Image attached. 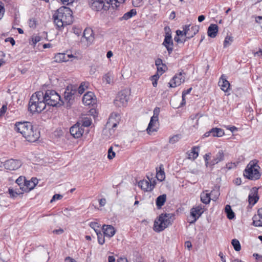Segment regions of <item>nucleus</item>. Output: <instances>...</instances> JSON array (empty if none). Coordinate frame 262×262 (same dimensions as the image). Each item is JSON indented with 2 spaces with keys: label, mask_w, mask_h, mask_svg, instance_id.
I'll use <instances>...</instances> for the list:
<instances>
[{
  "label": "nucleus",
  "mask_w": 262,
  "mask_h": 262,
  "mask_svg": "<svg viewBox=\"0 0 262 262\" xmlns=\"http://www.w3.org/2000/svg\"><path fill=\"white\" fill-rule=\"evenodd\" d=\"M249 202L250 204L254 205L258 200V196L257 195V192L254 191L249 195Z\"/></svg>",
  "instance_id": "obj_33"
},
{
  "label": "nucleus",
  "mask_w": 262,
  "mask_h": 262,
  "mask_svg": "<svg viewBox=\"0 0 262 262\" xmlns=\"http://www.w3.org/2000/svg\"><path fill=\"white\" fill-rule=\"evenodd\" d=\"M115 156V152L113 151V147H111L108 150L107 158L109 159H113Z\"/></svg>",
  "instance_id": "obj_47"
},
{
  "label": "nucleus",
  "mask_w": 262,
  "mask_h": 262,
  "mask_svg": "<svg viewBox=\"0 0 262 262\" xmlns=\"http://www.w3.org/2000/svg\"><path fill=\"white\" fill-rule=\"evenodd\" d=\"M218 30L219 27L217 25L211 24L208 28V35L211 38H214L217 35Z\"/></svg>",
  "instance_id": "obj_25"
},
{
  "label": "nucleus",
  "mask_w": 262,
  "mask_h": 262,
  "mask_svg": "<svg viewBox=\"0 0 262 262\" xmlns=\"http://www.w3.org/2000/svg\"><path fill=\"white\" fill-rule=\"evenodd\" d=\"M41 38V37L39 36H33L32 37V45L35 46L38 42L40 41Z\"/></svg>",
  "instance_id": "obj_44"
},
{
  "label": "nucleus",
  "mask_w": 262,
  "mask_h": 262,
  "mask_svg": "<svg viewBox=\"0 0 262 262\" xmlns=\"http://www.w3.org/2000/svg\"><path fill=\"white\" fill-rule=\"evenodd\" d=\"M210 153L205 154L204 157V160H205V165H206V167H208V166H211L210 165V162H209V160L210 159Z\"/></svg>",
  "instance_id": "obj_46"
},
{
  "label": "nucleus",
  "mask_w": 262,
  "mask_h": 262,
  "mask_svg": "<svg viewBox=\"0 0 262 262\" xmlns=\"http://www.w3.org/2000/svg\"><path fill=\"white\" fill-rule=\"evenodd\" d=\"M155 184V181L152 183L151 181L148 179V180H143L139 181L138 186L144 191H150L154 188Z\"/></svg>",
  "instance_id": "obj_17"
},
{
  "label": "nucleus",
  "mask_w": 262,
  "mask_h": 262,
  "mask_svg": "<svg viewBox=\"0 0 262 262\" xmlns=\"http://www.w3.org/2000/svg\"><path fill=\"white\" fill-rule=\"evenodd\" d=\"M203 208L201 206H198L195 207H193L190 211L191 216L193 218V220L189 221L190 224H193L196 222L198 219L202 215L203 213Z\"/></svg>",
  "instance_id": "obj_18"
},
{
  "label": "nucleus",
  "mask_w": 262,
  "mask_h": 262,
  "mask_svg": "<svg viewBox=\"0 0 262 262\" xmlns=\"http://www.w3.org/2000/svg\"><path fill=\"white\" fill-rule=\"evenodd\" d=\"M219 85L220 86L221 90L225 92H228L230 88V83L226 79L224 75H222L220 78L219 81Z\"/></svg>",
  "instance_id": "obj_23"
},
{
  "label": "nucleus",
  "mask_w": 262,
  "mask_h": 262,
  "mask_svg": "<svg viewBox=\"0 0 262 262\" xmlns=\"http://www.w3.org/2000/svg\"><path fill=\"white\" fill-rule=\"evenodd\" d=\"M166 200V195L164 194L159 195L156 199V205L158 208H160L165 203Z\"/></svg>",
  "instance_id": "obj_32"
},
{
  "label": "nucleus",
  "mask_w": 262,
  "mask_h": 262,
  "mask_svg": "<svg viewBox=\"0 0 262 262\" xmlns=\"http://www.w3.org/2000/svg\"><path fill=\"white\" fill-rule=\"evenodd\" d=\"M76 89H73L72 86H68L64 94V101L66 102L67 107H70L71 106V103L70 101L73 99V96L76 93Z\"/></svg>",
  "instance_id": "obj_15"
},
{
  "label": "nucleus",
  "mask_w": 262,
  "mask_h": 262,
  "mask_svg": "<svg viewBox=\"0 0 262 262\" xmlns=\"http://www.w3.org/2000/svg\"><path fill=\"white\" fill-rule=\"evenodd\" d=\"M103 81H105L106 84H111L112 82V79L111 76L108 74H105L103 77Z\"/></svg>",
  "instance_id": "obj_43"
},
{
  "label": "nucleus",
  "mask_w": 262,
  "mask_h": 262,
  "mask_svg": "<svg viewBox=\"0 0 262 262\" xmlns=\"http://www.w3.org/2000/svg\"><path fill=\"white\" fill-rule=\"evenodd\" d=\"M219 255L221 257V260L223 262H226L225 256L224 255L222 252H220Z\"/></svg>",
  "instance_id": "obj_64"
},
{
  "label": "nucleus",
  "mask_w": 262,
  "mask_h": 262,
  "mask_svg": "<svg viewBox=\"0 0 262 262\" xmlns=\"http://www.w3.org/2000/svg\"><path fill=\"white\" fill-rule=\"evenodd\" d=\"M136 14V10L135 9H132L129 11L124 13L122 17H119L118 19L120 21L123 20H127Z\"/></svg>",
  "instance_id": "obj_26"
},
{
  "label": "nucleus",
  "mask_w": 262,
  "mask_h": 262,
  "mask_svg": "<svg viewBox=\"0 0 262 262\" xmlns=\"http://www.w3.org/2000/svg\"><path fill=\"white\" fill-rule=\"evenodd\" d=\"M97 235L98 242L99 244L103 245L105 242L104 234L101 233V231L96 233Z\"/></svg>",
  "instance_id": "obj_39"
},
{
  "label": "nucleus",
  "mask_w": 262,
  "mask_h": 262,
  "mask_svg": "<svg viewBox=\"0 0 262 262\" xmlns=\"http://www.w3.org/2000/svg\"><path fill=\"white\" fill-rule=\"evenodd\" d=\"M62 3L64 4V5H68L70 4H72L73 3V2L74 1V0H60Z\"/></svg>",
  "instance_id": "obj_57"
},
{
  "label": "nucleus",
  "mask_w": 262,
  "mask_h": 262,
  "mask_svg": "<svg viewBox=\"0 0 262 262\" xmlns=\"http://www.w3.org/2000/svg\"><path fill=\"white\" fill-rule=\"evenodd\" d=\"M160 113V108L159 107H156L154 110V115L156 116V118L158 119V116Z\"/></svg>",
  "instance_id": "obj_55"
},
{
  "label": "nucleus",
  "mask_w": 262,
  "mask_h": 262,
  "mask_svg": "<svg viewBox=\"0 0 262 262\" xmlns=\"http://www.w3.org/2000/svg\"><path fill=\"white\" fill-rule=\"evenodd\" d=\"M174 219L173 213H162L154 222V230L156 232H161L171 225Z\"/></svg>",
  "instance_id": "obj_4"
},
{
  "label": "nucleus",
  "mask_w": 262,
  "mask_h": 262,
  "mask_svg": "<svg viewBox=\"0 0 262 262\" xmlns=\"http://www.w3.org/2000/svg\"><path fill=\"white\" fill-rule=\"evenodd\" d=\"M158 119L156 118V116H153L151 117L150 122L146 129L148 134H150L152 132L157 131V129L158 128Z\"/></svg>",
  "instance_id": "obj_22"
},
{
  "label": "nucleus",
  "mask_w": 262,
  "mask_h": 262,
  "mask_svg": "<svg viewBox=\"0 0 262 262\" xmlns=\"http://www.w3.org/2000/svg\"><path fill=\"white\" fill-rule=\"evenodd\" d=\"M185 73L183 71H181L179 73L176 74L168 83L169 87L175 88L180 85L181 83L185 81Z\"/></svg>",
  "instance_id": "obj_11"
},
{
  "label": "nucleus",
  "mask_w": 262,
  "mask_h": 262,
  "mask_svg": "<svg viewBox=\"0 0 262 262\" xmlns=\"http://www.w3.org/2000/svg\"><path fill=\"white\" fill-rule=\"evenodd\" d=\"M181 136L180 135H174L169 138V143L170 144H174V143H177V142H178L179 141V140L181 139Z\"/></svg>",
  "instance_id": "obj_38"
},
{
  "label": "nucleus",
  "mask_w": 262,
  "mask_h": 262,
  "mask_svg": "<svg viewBox=\"0 0 262 262\" xmlns=\"http://www.w3.org/2000/svg\"><path fill=\"white\" fill-rule=\"evenodd\" d=\"M253 225L256 227H262V218L255 215L253 217Z\"/></svg>",
  "instance_id": "obj_36"
},
{
  "label": "nucleus",
  "mask_w": 262,
  "mask_h": 262,
  "mask_svg": "<svg viewBox=\"0 0 262 262\" xmlns=\"http://www.w3.org/2000/svg\"><path fill=\"white\" fill-rule=\"evenodd\" d=\"M14 130L20 133L27 141L30 142L36 141L40 137V133L37 128L29 122H16Z\"/></svg>",
  "instance_id": "obj_1"
},
{
  "label": "nucleus",
  "mask_w": 262,
  "mask_h": 262,
  "mask_svg": "<svg viewBox=\"0 0 262 262\" xmlns=\"http://www.w3.org/2000/svg\"><path fill=\"white\" fill-rule=\"evenodd\" d=\"M92 34L93 31L92 30L85 29L83 33V36L86 39L88 42H91L94 39Z\"/></svg>",
  "instance_id": "obj_30"
},
{
  "label": "nucleus",
  "mask_w": 262,
  "mask_h": 262,
  "mask_svg": "<svg viewBox=\"0 0 262 262\" xmlns=\"http://www.w3.org/2000/svg\"><path fill=\"white\" fill-rule=\"evenodd\" d=\"M90 226L95 230L96 233L100 231V230H99V225L97 222H91L90 223Z\"/></svg>",
  "instance_id": "obj_42"
},
{
  "label": "nucleus",
  "mask_w": 262,
  "mask_h": 262,
  "mask_svg": "<svg viewBox=\"0 0 262 262\" xmlns=\"http://www.w3.org/2000/svg\"><path fill=\"white\" fill-rule=\"evenodd\" d=\"M44 100L47 105L56 106L58 104L64 103L61 100V97L59 94L54 90H48L45 93H43Z\"/></svg>",
  "instance_id": "obj_5"
},
{
  "label": "nucleus",
  "mask_w": 262,
  "mask_h": 262,
  "mask_svg": "<svg viewBox=\"0 0 262 262\" xmlns=\"http://www.w3.org/2000/svg\"><path fill=\"white\" fill-rule=\"evenodd\" d=\"M102 230L104 235L108 237L113 236L116 232L115 228L111 225H103Z\"/></svg>",
  "instance_id": "obj_24"
},
{
  "label": "nucleus",
  "mask_w": 262,
  "mask_h": 262,
  "mask_svg": "<svg viewBox=\"0 0 262 262\" xmlns=\"http://www.w3.org/2000/svg\"><path fill=\"white\" fill-rule=\"evenodd\" d=\"M226 155L227 154L225 150L222 149L219 150L213 157L212 160L210 162V165L214 166L219 162L223 161Z\"/></svg>",
  "instance_id": "obj_19"
},
{
  "label": "nucleus",
  "mask_w": 262,
  "mask_h": 262,
  "mask_svg": "<svg viewBox=\"0 0 262 262\" xmlns=\"http://www.w3.org/2000/svg\"><path fill=\"white\" fill-rule=\"evenodd\" d=\"M199 147L194 146L192 148L191 151L188 152V158L189 159L194 160L197 158L199 156Z\"/></svg>",
  "instance_id": "obj_28"
},
{
  "label": "nucleus",
  "mask_w": 262,
  "mask_h": 262,
  "mask_svg": "<svg viewBox=\"0 0 262 262\" xmlns=\"http://www.w3.org/2000/svg\"><path fill=\"white\" fill-rule=\"evenodd\" d=\"M231 244L234 247V250L236 251H239L241 249V244L236 239H233L232 240Z\"/></svg>",
  "instance_id": "obj_37"
},
{
  "label": "nucleus",
  "mask_w": 262,
  "mask_h": 262,
  "mask_svg": "<svg viewBox=\"0 0 262 262\" xmlns=\"http://www.w3.org/2000/svg\"><path fill=\"white\" fill-rule=\"evenodd\" d=\"M164 29L166 33L163 45L166 47L169 54H170L173 50V41L169 28L165 27Z\"/></svg>",
  "instance_id": "obj_12"
},
{
  "label": "nucleus",
  "mask_w": 262,
  "mask_h": 262,
  "mask_svg": "<svg viewBox=\"0 0 262 262\" xmlns=\"http://www.w3.org/2000/svg\"><path fill=\"white\" fill-rule=\"evenodd\" d=\"M167 67L164 64L163 66H159L157 67V71L159 73H160V75H162L164 72L167 70Z\"/></svg>",
  "instance_id": "obj_48"
},
{
  "label": "nucleus",
  "mask_w": 262,
  "mask_h": 262,
  "mask_svg": "<svg viewBox=\"0 0 262 262\" xmlns=\"http://www.w3.org/2000/svg\"><path fill=\"white\" fill-rule=\"evenodd\" d=\"M130 92L127 89H124L119 92L114 100L116 106H125L129 98Z\"/></svg>",
  "instance_id": "obj_8"
},
{
  "label": "nucleus",
  "mask_w": 262,
  "mask_h": 262,
  "mask_svg": "<svg viewBox=\"0 0 262 262\" xmlns=\"http://www.w3.org/2000/svg\"><path fill=\"white\" fill-rule=\"evenodd\" d=\"M190 27V25L184 26V34L187 39L193 37L199 32L200 28L199 26H192L191 28Z\"/></svg>",
  "instance_id": "obj_13"
},
{
  "label": "nucleus",
  "mask_w": 262,
  "mask_h": 262,
  "mask_svg": "<svg viewBox=\"0 0 262 262\" xmlns=\"http://www.w3.org/2000/svg\"><path fill=\"white\" fill-rule=\"evenodd\" d=\"M54 22L58 29L71 24L73 21L72 11L67 7L59 8L53 16Z\"/></svg>",
  "instance_id": "obj_2"
},
{
  "label": "nucleus",
  "mask_w": 262,
  "mask_h": 262,
  "mask_svg": "<svg viewBox=\"0 0 262 262\" xmlns=\"http://www.w3.org/2000/svg\"><path fill=\"white\" fill-rule=\"evenodd\" d=\"M211 136L212 137H222L225 134L223 129L217 127H214L211 129Z\"/></svg>",
  "instance_id": "obj_29"
},
{
  "label": "nucleus",
  "mask_w": 262,
  "mask_h": 262,
  "mask_svg": "<svg viewBox=\"0 0 262 262\" xmlns=\"http://www.w3.org/2000/svg\"><path fill=\"white\" fill-rule=\"evenodd\" d=\"M159 78V76L158 74H155L151 76V80L152 81H158Z\"/></svg>",
  "instance_id": "obj_63"
},
{
  "label": "nucleus",
  "mask_w": 262,
  "mask_h": 262,
  "mask_svg": "<svg viewBox=\"0 0 262 262\" xmlns=\"http://www.w3.org/2000/svg\"><path fill=\"white\" fill-rule=\"evenodd\" d=\"M82 102L85 105H93L96 103V98L94 94L92 92H88L84 95Z\"/></svg>",
  "instance_id": "obj_20"
},
{
  "label": "nucleus",
  "mask_w": 262,
  "mask_h": 262,
  "mask_svg": "<svg viewBox=\"0 0 262 262\" xmlns=\"http://www.w3.org/2000/svg\"><path fill=\"white\" fill-rule=\"evenodd\" d=\"M91 123V121L89 119L85 118L83 121L82 124H81V125H82V127L83 128V127H88L90 126Z\"/></svg>",
  "instance_id": "obj_49"
},
{
  "label": "nucleus",
  "mask_w": 262,
  "mask_h": 262,
  "mask_svg": "<svg viewBox=\"0 0 262 262\" xmlns=\"http://www.w3.org/2000/svg\"><path fill=\"white\" fill-rule=\"evenodd\" d=\"M71 135L75 138H79L83 134V128L80 123H76L70 128V130Z\"/></svg>",
  "instance_id": "obj_16"
},
{
  "label": "nucleus",
  "mask_w": 262,
  "mask_h": 262,
  "mask_svg": "<svg viewBox=\"0 0 262 262\" xmlns=\"http://www.w3.org/2000/svg\"><path fill=\"white\" fill-rule=\"evenodd\" d=\"M191 90H192V88H190L187 89V90L184 91L182 93V96L185 97V96L186 95H187L190 93Z\"/></svg>",
  "instance_id": "obj_60"
},
{
  "label": "nucleus",
  "mask_w": 262,
  "mask_h": 262,
  "mask_svg": "<svg viewBox=\"0 0 262 262\" xmlns=\"http://www.w3.org/2000/svg\"><path fill=\"white\" fill-rule=\"evenodd\" d=\"M28 24L29 27L32 28H35L36 26V21L35 18L30 19Z\"/></svg>",
  "instance_id": "obj_50"
},
{
  "label": "nucleus",
  "mask_w": 262,
  "mask_h": 262,
  "mask_svg": "<svg viewBox=\"0 0 262 262\" xmlns=\"http://www.w3.org/2000/svg\"><path fill=\"white\" fill-rule=\"evenodd\" d=\"M46 106L43 92L38 91L32 95L29 102V110L32 113H40L46 109Z\"/></svg>",
  "instance_id": "obj_3"
},
{
  "label": "nucleus",
  "mask_w": 262,
  "mask_h": 262,
  "mask_svg": "<svg viewBox=\"0 0 262 262\" xmlns=\"http://www.w3.org/2000/svg\"><path fill=\"white\" fill-rule=\"evenodd\" d=\"M174 39V40L178 43H179V42L183 43L184 42H185L186 41V39H185L184 40L181 39L178 36H175Z\"/></svg>",
  "instance_id": "obj_59"
},
{
  "label": "nucleus",
  "mask_w": 262,
  "mask_h": 262,
  "mask_svg": "<svg viewBox=\"0 0 262 262\" xmlns=\"http://www.w3.org/2000/svg\"><path fill=\"white\" fill-rule=\"evenodd\" d=\"M106 204V200L105 199H101L99 200V205L101 206H104Z\"/></svg>",
  "instance_id": "obj_62"
},
{
  "label": "nucleus",
  "mask_w": 262,
  "mask_h": 262,
  "mask_svg": "<svg viewBox=\"0 0 262 262\" xmlns=\"http://www.w3.org/2000/svg\"><path fill=\"white\" fill-rule=\"evenodd\" d=\"M232 40L233 39L231 36H227L224 41V47L226 48L229 45H230Z\"/></svg>",
  "instance_id": "obj_41"
},
{
  "label": "nucleus",
  "mask_w": 262,
  "mask_h": 262,
  "mask_svg": "<svg viewBox=\"0 0 262 262\" xmlns=\"http://www.w3.org/2000/svg\"><path fill=\"white\" fill-rule=\"evenodd\" d=\"M227 129L230 130L232 133L236 131L237 130V127H236L235 126H227Z\"/></svg>",
  "instance_id": "obj_58"
},
{
  "label": "nucleus",
  "mask_w": 262,
  "mask_h": 262,
  "mask_svg": "<svg viewBox=\"0 0 262 262\" xmlns=\"http://www.w3.org/2000/svg\"><path fill=\"white\" fill-rule=\"evenodd\" d=\"M5 12V9L2 2H0V20L4 16Z\"/></svg>",
  "instance_id": "obj_53"
},
{
  "label": "nucleus",
  "mask_w": 262,
  "mask_h": 262,
  "mask_svg": "<svg viewBox=\"0 0 262 262\" xmlns=\"http://www.w3.org/2000/svg\"><path fill=\"white\" fill-rule=\"evenodd\" d=\"M225 211L227 213V217L229 219H232L234 217V213L231 209V206L229 205H227L225 208Z\"/></svg>",
  "instance_id": "obj_35"
},
{
  "label": "nucleus",
  "mask_w": 262,
  "mask_h": 262,
  "mask_svg": "<svg viewBox=\"0 0 262 262\" xmlns=\"http://www.w3.org/2000/svg\"><path fill=\"white\" fill-rule=\"evenodd\" d=\"M113 0H89V5L91 8L96 11L102 10H107L110 8V3Z\"/></svg>",
  "instance_id": "obj_7"
},
{
  "label": "nucleus",
  "mask_w": 262,
  "mask_h": 262,
  "mask_svg": "<svg viewBox=\"0 0 262 262\" xmlns=\"http://www.w3.org/2000/svg\"><path fill=\"white\" fill-rule=\"evenodd\" d=\"M120 119V116L117 113H113L111 114L105 126V127L110 130L111 135L114 133L115 128L117 126Z\"/></svg>",
  "instance_id": "obj_10"
},
{
  "label": "nucleus",
  "mask_w": 262,
  "mask_h": 262,
  "mask_svg": "<svg viewBox=\"0 0 262 262\" xmlns=\"http://www.w3.org/2000/svg\"><path fill=\"white\" fill-rule=\"evenodd\" d=\"M65 262H77L74 259L70 257H67L65 258Z\"/></svg>",
  "instance_id": "obj_61"
},
{
  "label": "nucleus",
  "mask_w": 262,
  "mask_h": 262,
  "mask_svg": "<svg viewBox=\"0 0 262 262\" xmlns=\"http://www.w3.org/2000/svg\"><path fill=\"white\" fill-rule=\"evenodd\" d=\"M5 168L10 170H15L21 166V162L18 160L10 159L5 162Z\"/></svg>",
  "instance_id": "obj_14"
},
{
  "label": "nucleus",
  "mask_w": 262,
  "mask_h": 262,
  "mask_svg": "<svg viewBox=\"0 0 262 262\" xmlns=\"http://www.w3.org/2000/svg\"><path fill=\"white\" fill-rule=\"evenodd\" d=\"M159 168V170H157L156 177L158 180L162 182L165 179V174L163 166L161 165Z\"/></svg>",
  "instance_id": "obj_34"
},
{
  "label": "nucleus",
  "mask_w": 262,
  "mask_h": 262,
  "mask_svg": "<svg viewBox=\"0 0 262 262\" xmlns=\"http://www.w3.org/2000/svg\"><path fill=\"white\" fill-rule=\"evenodd\" d=\"M113 2L110 3V6H112L110 9V12H111L110 17L113 19L120 16L123 11V8L120 7V5L123 3L125 0H113Z\"/></svg>",
  "instance_id": "obj_9"
},
{
  "label": "nucleus",
  "mask_w": 262,
  "mask_h": 262,
  "mask_svg": "<svg viewBox=\"0 0 262 262\" xmlns=\"http://www.w3.org/2000/svg\"><path fill=\"white\" fill-rule=\"evenodd\" d=\"M163 64H164L163 63L162 60L160 58H158L155 61V65L156 66L157 68L159 66H163Z\"/></svg>",
  "instance_id": "obj_54"
},
{
  "label": "nucleus",
  "mask_w": 262,
  "mask_h": 262,
  "mask_svg": "<svg viewBox=\"0 0 262 262\" xmlns=\"http://www.w3.org/2000/svg\"><path fill=\"white\" fill-rule=\"evenodd\" d=\"M63 198V196L59 194H55L53 195L52 199L50 201L51 203L55 201L56 200H61Z\"/></svg>",
  "instance_id": "obj_51"
},
{
  "label": "nucleus",
  "mask_w": 262,
  "mask_h": 262,
  "mask_svg": "<svg viewBox=\"0 0 262 262\" xmlns=\"http://www.w3.org/2000/svg\"><path fill=\"white\" fill-rule=\"evenodd\" d=\"M34 188V185L32 183L31 180L27 181L26 180L24 185L22 187H21V190L24 192H28L32 190Z\"/></svg>",
  "instance_id": "obj_27"
},
{
  "label": "nucleus",
  "mask_w": 262,
  "mask_h": 262,
  "mask_svg": "<svg viewBox=\"0 0 262 262\" xmlns=\"http://www.w3.org/2000/svg\"><path fill=\"white\" fill-rule=\"evenodd\" d=\"M87 87L88 86L86 85L85 83H81L78 88V93L80 94H82L84 92L85 88H87Z\"/></svg>",
  "instance_id": "obj_45"
},
{
  "label": "nucleus",
  "mask_w": 262,
  "mask_h": 262,
  "mask_svg": "<svg viewBox=\"0 0 262 262\" xmlns=\"http://www.w3.org/2000/svg\"><path fill=\"white\" fill-rule=\"evenodd\" d=\"M26 179L23 177H19L16 180V183L19 186L20 189L23 186L25 182Z\"/></svg>",
  "instance_id": "obj_40"
},
{
  "label": "nucleus",
  "mask_w": 262,
  "mask_h": 262,
  "mask_svg": "<svg viewBox=\"0 0 262 262\" xmlns=\"http://www.w3.org/2000/svg\"><path fill=\"white\" fill-rule=\"evenodd\" d=\"M63 213L64 215H66L67 217H70L71 215L70 210H68V209L67 208H65L63 210Z\"/></svg>",
  "instance_id": "obj_56"
},
{
  "label": "nucleus",
  "mask_w": 262,
  "mask_h": 262,
  "mask_svg": "<svg viewBox=\"0 0 262 262\" xmlns=\"http://www.w3.org/2000/svg\"><path fill=\"white\" fill-rule=\"evenodd\" d=\"M55 61L57 62H66L68 61V58L67 54L59 53L55 55Z\"/></svg>",
  "instance_id": "obj_31"
},
{
  "label": "nucleus",
  "mask_w": 262,
  "mask_h": 262,
  "mask_svg": "<svg viewBox=\"0 0 262 262\" xmlns=\"http://www.w3.org/2000/svg\"><path fill=\"white\" fill-rule=\"evenodd\" d=\"M7 109V105H3L1 108H0V117L4 115Z\"/></svg>",
  "instance_id": "obj_52"
},
{
  "label": "nucleus",
  "mask_w": 262,
  "mask_h": 262,
  "mask_svg": "<svg viewBox=\"0 0 262 262\" xmlns=\"http://www.w3.org/2000/svg\"><path fill=\"white\" fill-rule=\"evenodd\" d=\"M213 193H215L216 196L219 195L218 191H215L214 190L211 191L210 193H208V190L202 192L200 195L201 201L204 204H209L211 200L210 195H213Z\"/></svg>",
  "instance_id": "obj_21"
},
{
  "label": "nucleus",
  "mask_w": 262,
  "mask_h": 262,
  "mask_svg": "<svg viewBox=\"0 0 262 262\" xmlns=\"http://www.w3.org/2000/svg\"><path fill=\"white\" fill-rule=\"evenodd\" d=\"M259 166L254 162H250L247 166L244 175L248 179L256 180L260 177L259 171Z\"/></svg>",
  "instance_id": "obj_6"
}]
</instances>
